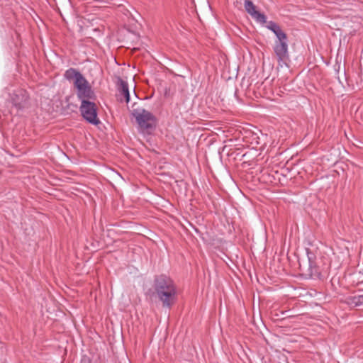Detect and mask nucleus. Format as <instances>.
Returning <instances> with one entry per match:
<instances>
[{
    "label": "nucleus",
    "instance_id": "f257e3e1",
    "mask_svg": "<svg viewBox=\"0 0 363 363\" xmlns=\"http://www.w3.org/2000/svg\"><path fill=\"white\" fill-rule=\"evenodd\" d=\"M154 289L164 308H170L177 301V289L173 280L161 274L154 280Z\"/></svg>",
    "mask_w": 363,
    "mask_h": 363
},
{
    "label": "nucleus",
    "instance_id": "f03ea898",
    "mask_svg": "<svg viewBox=\"0 0 363 363\" xmlns=\"http://www.w3.org/2000/svg\"><path fill=\"white\" fill-rule=\"evenodd\" d=\"M3 96L6 97L17 111H23L28 107L29 95L25 89H11L6 87L3 91Z\"/></svg>",
    "mask_w": 363,
    "mask_h": 363
},
{
    "label": "nucleus",
    "instance_id": "7ed1b4c3",
    "mask_svg": "<svg viewBox=\"0 0 363 363\" xmlns=\"http://www.w3.org/2000/svg\"><path fill=\"white\" fill-rule=\"evenodd\" d=\"M131 116L135 119L138 128L142 132L152 130L156 127V117L143 108L133 109Z\"/></svg>",
    "mask_w": 363,
    "mask_h": 363
},
{
    "label": "nucleus",
    "instance_id": "20e7f679",
    "mask_svg": "<svg viewBox=\"0 0 363 363\" xmlns=\"http://www.w3.org/2000/svg\"><path fill=\"white\" fill-rule=\"evenodd\" d=\"M79 111L83 118L91 125H98L100 120L98 118L97 107L94 101L84 100L79 106Z\"/></svg>",
    "mask_w": 363,
    "mask_h": 363
},
{
    "label": "nucleus",
    "instance_id": "39448f33",
    "mask_svg": "<svg viewBox=\"0 0 363 363\" xmlns=\"http://www.w3.org/2000/svg\"><path fill=\"white\" fill-rule=\"evenodd\" d=\"M288 38L279 41H274V51L277 57L280 67L288 66L289 60Z\"/></svg>",
    "mask_w": 363,
    "mask_h": 363
},
{
    "label": "nucleus",
    "instance_id": "423d86ee",
    "mask_svg": "<svg viewBox=\"0 0 363 363\" xmlns=\"http://www.w3.org/2000/svg\"><path fill=\"white\" fill-rule=\"evenodd\" d=\"M77 89V95L81 103L84 100L90 101L95 99L96 96L85 77L74 86Z\"/></svg>",
    "mask_w": 363,
    "mask_h": 363
},
{
    "label": "nucleus",
    "instance_id": "0eeeda50",
    "mask_svg": "<svg viewBox=\"0 0 363 363\" xmlns=\"http://www.w3.org/2000/svg\"><path fill=\"white\" fill-rule=\"evenodd\" d=\"M244 6L246 12L255 20L257 23L264 26L267 23V16L264 13H261L256 9L255 5L250 0H245Z\"/></svg>",
    "mask_w": 363,
    "mask_h": 363
},
{
    "label": "nucleus",
    "instance_id": "6e6552de",
    "mask_svg": "<svg viewBox=\"0 0 363 363\" xmlns=\"http://www.w3.org/2000/svg\"><path fill=\"white\" fill-rule=\"evenodd\" d=\"M265 27L271 30L276 36L275 41H279L284 40L287 38L286 34L285 32L281 28L279 24H277L276 22L273 21H267L265 23Z\"/></svg>",
    "mask_w": 363,
    "mask_h": 363
},
{
    "label": "nucleus",
    "instance_id": "1a4fd4ad",
    "mask_svg": "<svg viewBox=\"0 0 363 363\" xmlns=\"http://www.w3.org/2000/svg\"><path fill=\"white\" fill-rule=\"evenodd\" d=\"M65 77L69 81L74 80V86L84 78L82 74L74 68H69L66 70Z\"/></svg>",
    "mask_w": 363,
    "mask_h": 363
},
{
    "label": "nucleus",
    "instance_id": "9d476101",
    "mask_svg": "<svg viewBox=\"0 0 363 363\" xmlns=\"http://www.w3.org/2000/svg\"><path fill=\"white\" fill-rule=\"evenodd\" d=\"M346 303L351 308L363 306V294L350 296L346 298Z\"/></svg>",
    "mask_w": 363,
    "mask_h": 363
},
{
    "label": "nucleus",
    "instance_id": "9b49d317",
    "mask_svg": "<svg viewBox=\"0 0 363 363\" xmlns=\"http://www.w3.org/2000/svg\"><path fill=\"white\" fill-rule=\"evenodd\" d=\"M119 82H120V91L124 96L125 102L129 103L130 99V95L129 88H128V84L125 81H124L121 79H119Z\"/></svg>",
    "mask_w": 363,
    "mask_h": 363
},
{
    "label": "nucleus",
    "instance_id": "f8f14e48",
    "mask_svg": "<svg viewBox=\"0 0 363 363\" xmlns=\"http://www.w3.org/2000/svg\"><path fill=\"white\" fill-rule=\"evenodd\" d=\"M306 255L308 261V268L311 273L313 272V269L315 268V259L316 257L313 252H312L309 249L306 248Z\"/></svg>",
    "mask_w": 363,
    "mask_h": 363
},
{
    "label": "nucleus",
    "instance_id": "ddd939ff",
    "mask_svg": "<svg viewBox=\"0 0 363 363\" xmlns=\"http://www.w3.org/2000/svg\"><path fill=\"white\" fill-rule=\"evenodd\" d=\"M81 363H91V361L89 357L84 355L81 359Z\"/></svg>",
    "mask_w": 363,
    "mask_h": 363
}]
</instances>
